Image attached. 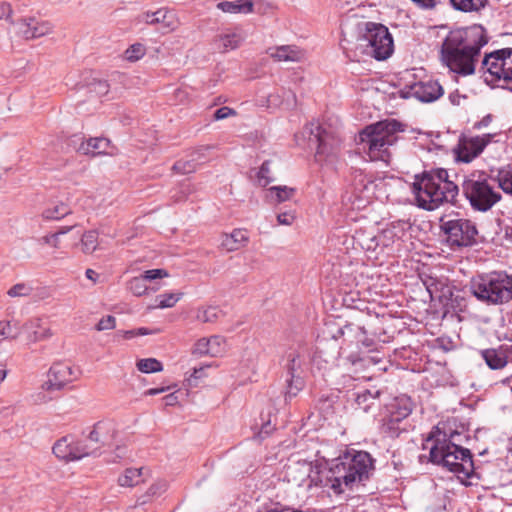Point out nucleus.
Masks as SVG:
<instances>
[{
  "label": "nucleus",
  "instance_id": "f257e3e1",
  "mask_svg": "<svg viewBox=\"0 0 512 512\" xmlns=\"http://www.w3.org/2000/svg\"><path fill=\"white\" fill-rule=\"evenodd\" d=\"M487 43L488 37L480 25L451 30L441 44L440 60L458 76L473 75Z\"/></svg>",
  "mask_w": 512,
  "mask_h": 512
},
{
  "label": "nucleus",
  "instance_id": "f03ea898",
  "mask_svg": "<svg viewBox=\"0 0 512 512\" xmlns=\"http://www.w3.org/2000/svg\"><path fill=\"white\" fill-rule=\"evenodd\" d=\"M373 469V459L368 452L349 450L332 461L326 485L334 493L342 494L366 481Z\"/></svg>",
  "mask_w": 512,
  "mask_h": 512
},
{
  "label": "nucleus",
  "instance_id": "7ed1b4c3",
  "mask_svg": "<svg viewBox=\"0 0 512 512\" xmlns=\"http://www.w3.org/2000/svg\"><path fill=\"white\" fill-rule=\"evenodd\" d=\"M412 192L418 207L433 211L446 203H453L459 187L449 179L446 169L437 168L415 175Z\"/></svg>",
  "mask_w": 512,
  "mask_h": 512
},
{
  "label": "nucleus",
  "instance_id": "20e7f679",
  "mask_svg": "<svg viewBox=\"0 0 512 512\" xmlns=\"http://www.w3.org/2000/svg\"><path fill=\"white\" fill-rule=\"evenodd\" d=\"M341 47L351 61H361L364 56L376 60L388 59L394 51V43L387 27L368 22L355 40L342 39Z\"/></svg>",
  "mask_w": 512,
  "mask_h": 512
},
{
  "label": "nucleus",
  "instance_id": "39448f33",
  "mask_svg": "<svg viewBox=\"0 0 512 512\" xmlns=\"http://www.w3.org/2000/svg\"><path fill=\"white\" fill-rule=\"evenodd\" d=\"M434 440L430 448V461L434 464L442 465L449 471L469 476L473 471V461L470 450L446 439V435L438 428L431 432L426 441Z\"/></svg>",
  "mask_w": 512,
  "mask_h": 512
},
{
  "label": "nucleus",
  "instance_id": "423d86ee",
  "mask_svg": "<svg viewBox=\"0 0 512 512\" xmlns=\"http://www.w3.org/2000/svg\"><path fill=\"white\" fill-rule=\"evenodd\" d=\"M403 131L400 122L387 119L367 126L360 132L359 138L371 160L388 162L390 147L397 142V134Z\"/></svg>",
  "mask_w": 512,
  "mask_h": 512
},
{
  "label": "nucleus",
  "instance_id": "0eeeda50",
  "mask_svg": "<svg viewBox=\"0 0 512 512\" xmlns=\"http://www.w3.org/2000/svg\"><path fill=\"white\" fill-rule=\"evenodd\" d=\"M494 184V176L485 171H474L464 177L462 192L474 210L486 212L502 198Z\"/></svg>",
  "mask_w": 512,
  "mask_h": 512
},
{
  "label": "nucleus",
  "instance_id": "6e6552de",
  "mask_svg": "<svg viewBox=\"0 0 512 512\" xmlns=\"http://www.w3.org/2000/svg\"><path fill=\"white\" fill-rule=\"evenodd\" d=\"M471 293L486 304H502L512 299V276L503 272H492L472 279Z\"/></svg>",
  "mask_w": 512,
  "mask_h": 512
},
{
  "label": "nucleus",
  "instance_id": "1a4fd4ad",
  "mask_svg": "<svg viewBox=\"0 0 512 512\" xmlns=\"http://www.w3.org/2000/svg\"><path fill=\"white\" fill-rule=\"evenodd\" d=\"M308 141L317 144L315 160L321 164L334 163L339 156L341 139L329 129L324 128L319 122L308 123L302 131Z\"/></svg>",
  "mask_w": 512,
  "mask_h": 512
},
{
  "label": "nucleus",
  "instance_id": "9d476101",
  "mask_svg": "<svg viewBox=\"0 0 512 512\" xmlns=\"http://www.w3.org/2000/svg\"><path fill=\"white\" fill-rule=\"evenodd\" d=\"M440 227L452 248L469 247L476 243L478 230L475 223L469 219L455 218L447 221L441 219Z\"/></svg>",
  "mask_w": 512,
  "mask_h": 512
},
{
  "label": "nucleus",
  "instance_id": "9b49d317",
  "mask_svg": "<svg viewBox=\"0 0 512 512\" xmlns=\"http://www.w3.org/2000/svg\"><path fill=\"white\" fill-rule=\"evenodd\" d=\"M512 65V49L506 48L486 54L481 63V71L486 83L495 85L498 81L507 82Z\"/></svg>",
  "mask_w": 512,
  "mask_h": 512
},
{
  "label": "nucleus",
  "instance_id": "f8f14e48",
  "mask_svg": "<svg viewBox=\"0 0 512 512\" xmlns=\"http://www.w3.org/2000/svg\"><path fill=\"white\" fill-rule=\"evenodd\" d=\"M414 404L407 395L393 398L385 405L382 416V429L389 437L399 436L398 424L407 418L413 411Z\"/></svg>",
  "mask_w": 512,
  "mask_h": 512
},
{
  "label": "nucleus",
  "instance_id": "ddd939ff",
  "mask_svg": "<svg viewBox=\"0 0 512 512\" xmlns=\"http://www.w3.org/2000/svg\"><path fill=\"white\" fill-rule=\"evenodd\" d=\"M117 435L116 424L111 420H102L92 426L85 442L91 455H96L104 446H110L114 443Z\"/></svg>",
  "mask_w": 512,
  "mask_h": 512
},
{
  "label": "nucleus",
  "instance_id": "4468645a",
  "mask_svg": "<svg viewBox=\"0 0 512 512\" xmlns=\"http://www.w3.org/2000/svg\"><path fill=\"white\" fill-rule=\"evenodd\" d=\"M491 138V134L460 137L457 145L453 149L455 160L463 163L472 162L483 152L484 148L491 141Z\"/></svg>",
  "mask_w": 512,
  "mask_h": 512
},
{
  "label": "nucleus",
  "instance_id": "2eb2a0df",
  "mask_svg": "<svg viewBox=\"0 0 512 512\" xmlns=\"http://www.w3.org/2000/svg\"><path fill=\"white\" fill-rule=\"evenodd\" d=\"M52 450L57 458L66 462L77 461L84 457L91 456L85 439H75L71 435L64 436L57 440Z\"/></svg>",
  "mask_w": 512,
  "mask_h": 512
},
{
  "label": "nucleus",
  "instance_id": "dca6fc26",
  "mask_svg": "<svg viewBox=\"0 0 512 512\" xmlns=\"http://www.w3.org/2000/svg\"><path fill=\"white\" fill-rule=\"evenodd\" d=\"M12 24L16 34L26 40L39 38L52 32V25L49 22L35 17H24Z\"/></svg>",
  "mask_w": 512,
  "mask_h": 512
},
{
  "label": "nucleus",
  "instance_id": "f3484780",
  "mask_svg": "<svg viewBox=\"0 0 512 512\" xmlns=\"http://www.w3.org/2000/svg\"><path fill=\"white\" fill-rule=\"evenodd\" d=\"M136 21L151 26L161 24L167 31H174L179 26L175 12L168 8L142 12L137 16Z\"/></svg>",
  "mask_w": 512,
  "mask_h": 512
},
{
  "label": "nucleus",
  "instance_id": "a211bd4d",
  "mask_svg": "<svg viewBox=\"0 0 512 512\" xmlns=\"http://www.w3.org/2000/svg\"><path fill=\"white\" fill-rule=\"evenodd\" d=\"M21 335L25 344L31 345L49 339L52 332L43 319L33 317L21 325Z\"/></svg>",
  "mask_w": 512,
  "mask_h": 512
},
{
  "label": "nucleus",
  "instance_id": "6ab92c4d",
  "mask_svg": "<svg viewBox=\"0 0 512 512\" xmlns=\"http://www.w3.org/2000/svg\"><path fill=\"white\" fill-rule=\"evenodd\" d=\"M444 93L443 87L436 80L420 81L412 84L406 96H412L421 102H433Z\"/></svg>",
  "mask_w": 512,
  "mask_h": 512
},
{
  "label": "nucleus",
  "instance_id": "aec40b11",
  "mask_svg": "<svg viewBox=\"0 0 512 512\" xmlns=\"http://www.w3.org/2000/svg\"><path fill=\"white\" fill-rule=\"evenodd\" d=\"M77 140H81V142L76 148V151L82 155L94 157L98 155H112L114 153V147L107 138L95 137L82 140L74 136L71 141L75 144Z\"/></svg>",
  "mask_w": 512,
  "mask_h": 512
},
{
  "label": "nucleus",
  "instance_id": "412c9836",
  "mask_svg": "<svg viewBox=\"0 0 512 512\" xmlns=\"http://www.w3.org/2000/svg\"><path fill=\"white\" fill-rule=\"evenodd\" d=\"M74 379L75 373L71 366L63 363H56L50 368L48 379L43 384V387L47 390H60Z\"/></svg>",
  "mask_w": 512,
  "mask_h": 512
},
{
  "label": "nucleus",
  "instance_id": "4be33fe9",
  "mask_svg": "<svg viewBox=\"0 0 512 512\" xmlns=\"http://www.w3.org/2000/svg\"><path fill=\"white\" fill-rule=\"evenodd\" d=\"M225 351L226 341L223 337L218 335L199 339L193 349V353L196 355H209L212 357L221 356Z\"/></svg>",
  "mask_w": 512,
  "mask_h": 512
},
{
  "label": "nucleus",
  "instance_id": "5701e85b",
  "mask_svg": "<svg viewBox=\"0 0 512 512\" xmlns=\"http://www.w3.org/2000/svg\"><path fill=\"white\" fill-rule=\"evenodd\" d=\"M284 368L288 376H302L306 365V353L301 347L289 348L284 356Z\"/></svg>",
  "mask_w": 512,
  "mask_h": 512
},
{
  "label": "nucleus",
  "instance_id": "b1692460",
  "mask_svg": "<svg viewBox=\"0 0 512 512\" xmlns=\"http://www.w3.org/2000/svg\"><path fill=\"white\" fill-rule=\"evenodd\" d=\"M268 54L275 61L302 62L306 58L305 51L296 45H282L270 48Z\"/></svg>",
  "mask_w": 512,
  "mask_h": 512
},
{
  "label": "nucleus",
  "instance_id": "393cba45",
  "mask_svg": "<svg viewBox=\"0 0 512 512\" xmlns=\"http://www.w3.org/2000/svg\"><path fill=\"white\" fill-rule=\"evenodd\" d=\"M480 356L492 370H501L508 364V355L503 347L487 348L480 351Z\"/></svg>",
  "mask_w": 512,
  "mask_h": 512
},
{
  "label": "nucleus",
  "instance_id": "a878e982",
  "mask_svg": "<svg viewBox=\"0 0 512 512\" xmlns=\"http://www.w3.org/2000/svg\"><path fill=\"white\" fill-rule=\"evenodd\" d=\"M296 189L286 185L271 186L265 190V200L270 204H281L295 196Z\"/></svg>",
  "mask_w": 512,
  "mask_h": 512
},
{
  "label": "nucleus",
  "instance_id": "bb28decb",
  "mask_svg": "<svg viewBox=\"0 0 512 512\" xmlns=\"http://www.w3.org/2000/svg\"><path fill=\"white\" fill-rule=\"evenodd\" d=\"M248 242L246 231L235 229L230 234H223L221 237V246L228 252L239 250Z\"/></svg>",
  "mask_w": 512,
  "mask_h": 512
},
{
  "label": "nucleus",
  "instance_id": "cd10ccee",
  "mask_svg": "<svg viewBox=\"0 0 512 512\" xmlns=\"http://www.w3.org/2000/svg\"><path fill=\"white\" fill-rule=\"evenodd\" d=\"M338 333L341 336H355V346L356 347H365L370 348L373 346L374 341L372 338H369L367 336L366 331L364 328L354 325V324H348L345 325L343 328H341Z\"/></svg>",
  "mask_w": 512,
  "mask_h": 512
},
{
  "label": "nucleus",
  "instance_id": "c85d7f7f",
  "mask_svg": "<svg viewBox=\"0 0 512 512\" xmlns=\"http://www.w3.org/2000/svg\"><path fill=\"white\" fill-rule=\"evenodd\" d=\"M242 40L238 31H227L215 38V46L219 52L225 53L238 48Z\"/></svg>",
  "mask_w": 512,
  "mask_h": 512
},
{
  "label": "nucleus",
  "instance_id": "c756f323",
  "mask_svg": "<svg viewBox=\"0 0 512 512\" xmlns=\"http://www.w3.org/2000/svg\"><path fill=\"white\" fill-rule=\"evenodd\" d=\"M377 234L379 248H387L402 238L404 230L400 224L392 223Z\"/></svg>",
  "mask_w": 512,
  "mask_h": 512
},
{
  "label": "nucleus",
  "instance_id": "7c9ffc66",
  "mask_svg": "<svg viewBox=\"0 0 512 512\" xmlns=\"http://www.w3.org/2000/svg\"><path fill=\"white\" fill-rule=\"evenodd\" d=\"M72 213L70 206L62 201L49 204L41 213L46 221H58Z\"/></svg>",
  "mask_w": 512,
  "mask_h": 512
},
{
  "label": "nucleus",
  "instance_id": "2f4dec72",
  "mask_svg": "<svg viewBox=\"0 0 512 512\" xmlns=\"http://www.w3.org/2000/svg\"><path fill=\"white\" fill-rule=\"evenodd\" d=\"M217 8L225 13L248 14L253 11L252 0H228L219 2Z\"/></svg>",
  "mask_w": 512,
  "mask_h": 512
},
{
  "label": "nucleus",
  "instance_id": "473e14b6",
  "mask_svg": "<svg viewBox=\"0 0 512 512\" xmlns=\"http://www.w3.org/2000/svg\"><path fill=\"white\" fill-rule=\"evenodd\" d=\"M354 239L366 251L375 252L379 248L378 234L372 230H358Z\"/></svg>",
  "mask_w": 512,
  "mask_h": 512
},
{
  "label": "nucleus",
  "instance_id": "72a5a7b5",
  "mask_svg": "<svg viewBox=\"0 0 512 512\" xmlns=\"http://www.w3.org/2000/svg\"><path fill=\"white\" fill-rule=\"evenodd\" d=\"M21 334V325L18 321L2 320L0 321V339L16 340Z\"/></svg>",
  "mask_w": 512,
  "mask_h": 512
},
{
  "label": "nucleus",
  "instance_id": "f704fd0d",
  "mask_svg": "<svg viewBox=\"0 0 512 512\" xmlns=\"http://www.w3.org/2000/svg\"><path fill=\"white\" fill-rule=\"evenodd\" d=\"M494 180L504 193L512 195V166L508 165L499 169Z\"/></svg>",
  "mask_w": 512,
  "mask_h": 512
},
{
  "label": "nucleus",
  "instance_id": "c9c22d12",
  "mask_svg": "<svg viewBox=\"0 0 512 512\" xmlns=\"http://www.w3.org/2000/svg\"><path fill=\"white\" fill-rule=\"evenodd\" d=\"M98 244V232L96 230H88L81 235L80 245L84 254H92L98 248Z\"/></svg>",
  "mask_w": 512,
  "mask_h": 512
},
{
  "label": "nucleus",
  "instance_id": "e433bc0d",
  "mask_svg": "<svg viewBox=\"0 0 512 512\" xmlns=\"http://www.w3.org/2000/svg\"><path fill=\"white\" fill-rule=\"evenodd\" d=\"M142 481V469L128 468L118 478V483L122 487H133Z\"/></svg>",
  "mask_w": 512,
  "mask_h": 512
},
{
  "label": "nucleus",
  "instance_id": "4c0bfd02",
  "mask_svg": "<svg viewBox=\"0 0 512 512\" xmlns=\"http://www.w3.org/2000/svg\"><path fill=\"white\" fill-rule=\"evenodd\" d=\"M305 382L302 376H289L286 380L285 400H291L304 388Z\"/></svg>",
  "mask_w": 512,
  "mask_h": 512
},
{
  "label": "nucleus",
  "instance_id": "58836bf2",
  "mask_svg": "<svg viewBox=\"0 0 512 512\" xmlns=\"http://www.w3.org/2000/svg\"><path fill=\"white\" fill-rule=\"evenodd\" d=\"M452 6L460 11L473 12L483 8L487 0H450Z\"/></svg>",
  "mask_w": 512,
  "mask_h": 512
},
{
  "label": "nucleus",
  "instance_id": "ea45409f",
  "mask_svg": "<svg viewBox=\"0 0 512 512\" xmlns=\"http://www.w3.org/2000/svg\"><path fill=\"white\" fill-rule=\"evenodd\" d=\"M378 394L379 391L372 393L369 390H365L364 392L359 393L356 397V404L358 408L364 412H368L370 408L375 405Z\"/></svg>",
  "mask_w": 512,
  "mask_h": 512
},
{
  "label": "nucleus",
  "instance_id": "a19ab883",
  "mask_svg": "<svg viewBox=\"0 0 512 512\" xmlns=\"http://www.w3.org/2000/svg\"><path fill=\"white\" fill-rule=\"evenodd\" d=\"M270 166V160L264 161L257 172L256 181L261 187L268 186L275 179Z\"/></svg>",
  "mask_w": 512,
  "mask_h": 512
},
{
  "label": "nucleus",
  "instance_id": "79ce46f5",
  "mask_svg": "<svg viewBox=\"0 0 512 512\" xmlns=\"http://www.w3.org/2000/svg\"><path fill=\"white\" fill-rule=\"evenodd\" d=\"M221 314V311L214 306L199 308L196 313V319L202 323L215 322Z\"/></svg>",
  "mask_w": 512,
  "mask_h": 512
},
{
  "label": "nucleus",
  "instance_id": "37998d69",
  "mask_svg": "<svg viewBox=\"0 0 512 512\" xmlns=\"http://www.w3.org/2000/svg\"><path fill=\"white\" fill-rule=\"evenodd\" d=\"M198 160H200V159L195 158V157H192L187 160L181 159L173 165L172 169L175 173L182 174V175L193 173L197 169V161Z\"/></svg>",
  "mask_w": 512,
  "mask_h": 512
},
{
  "label": "nucleus",
  "instance_id": "c03bdc74",
  "mask_svg": "<svg viewBox=\"0 0 512 512\" xmlns=\"http://www.w3.org/2000/svg\"><path fill=\"white\" fill-rule=\"evenodd\" d=\"M136 366L142 373H155L163 370L162 363L155 358L140 359Z\"/></svg>",
  "mask_w": 512,
  "mask_h": 512
},
{
  "label": "nucleus",
  "instance_id": "a18cd8bd",
  "mask_svg": "<svg viewBox=\"0 0 512 512\" xmlns=\"http://www.w3.org/2000/svg\"><path fill=\"white\" fill-rule=\"evenodd\" d=\"M146 54V47L142 43L130 45L124 52V58L129 62H136L142 59Z\"/></svg>",
  "mask_w": 512,
  "mask_h": 512
},
{
  "label": "nucleus",
  "instance_id": "49530a36",
  "mask_svg": "<svg viewBox=\"0 0 512 512\" xmlns=\"http://www.w3.org/2000/svg\"><path fill=\"white\" fill-rule=\"evenodd\" d=\"M182 293H164L160 294L156 297L157 307L158 308H171L173 307L180 299Z\"/></svg>",
  "mask_w": 512,
  "mask_h": 512
},
{
  "label": "nucleus",
  "instance_id": "de8ad7c7",
  "mask_svg": "<svg viewBox=\"0 0 512 512\" xmlns=\"http://www.w3.org/2000/svg\"><path fill=\"white\" fill-rule=\"evenodd\" d=\"M32 291L33 288L29 284L17 283L7 291V294L10 297H27L31 295Z\"/></svg>",
  "mask_w": 512,
  "mask_h": 512
},
{
  "label": "nucleus",
  "instance_id": "09e8293b",
  "mask_svg": "<svg viewBox=\"0 0 512 512\" xmlns=\"http://www.w3.org/2000/svg\"><path fill=\"white\" fill-rule=\"evenodd\" d=\"M129 290L136 296H141L147 291L145 278L134 277L130 280Z\"/></svg>",
  "mask_w": 512,
  "mask_h": 512
},
{
  "label": "nucleus",
  "instance_id": "8fccbe9b",
  "mask_svg": "<svg viewBox=\"0 0 512 512\" xmlns=\"http://www.w3.org/2000/svg\"><path fill=\"white\" fill-rule=\"evenodd\" d=\"M37 242L40 245H47L54 249H59L61 247V239H59L55 232L41 236L37 239Z\"/></svg>",
  "mask_w": 512,
  "mask_h": 512
},
{
  "label": "nucleus",
  "instance_id": "3c124183",
  "mask_svg": "<svg viewBox=\"0 0 512 512\" xmlns=\"http://www.w3.org/2000/svg\"><path fill=\"white\" fill-rule=\"evenodd\" d=\"M208 366L194 368L193 373L186 379L188 386L196 387L200 379L206 377V369Z\"/></svg>",
  "mask_w": 512,
  "mask_h": 512
},
{
  "label": "nucleus",
  "instance_id": "603ef678",
  "mask_svg": "<svg viewBox=\"0 0 512 512\" xmlns=\"http://www.w3.org/2000/svg\"><path fill=\"white\" fill-rule=\"evenodd\" d=\"M296 219L295 211L289 210L277 215L279 225L291 226Z\"/></svg>",
  "mask_w": 512,
  "mask_h": 512
},
{
  "label": "nucleus",
  "instance_id": "864d4df0",
  "mask_svg": "<svg viewBox=\"0 0 512 512\" xmlns=\"http://www.w3.org/2000/svg\"><path fill=\"white\" fill-rule=\"evenodd\" d=\"M116 326V319L114 316L108 315L99 320L96 325V330L104 331L114 329Z\"/></svg>",
  "mask_w": 512,
  "mask_h": 512
},
{
  "label": "nucleus",
  "instance_id": "5fc2aeb1",
  "mask_svg": "<svg viewBox=\"0 0 512 512\" xmlns=\"http://www.w3.org/2000/svg\"><path fill=\"white\" fill-rule=\"evenodd\" d=\"M168 273L163 269H151L144 272V274L141 276L142 278H145L146 280H154L157 278L166 277Z\"/></svg>",
  "mask_w": 512,
  "mask_h": 512
},
{
  "label": "nucleus",
  "instance_id": "6e6d98bb",
  "mask_svg": "<svg viewBox=\"0 0 512 512\" xmlns=\"http://www.w3.org/2000/svg\"><path fill=\"white\" fill-rule=\"evenodd\" d=\"M235 114H236V112L232 108L224 106L215 111L214 118L216 120H222V119L228 118L229 116H232Z\"/></svg>",
  "mask_w": 512,
  "mask_h": 512
},
{
  "label": "nucleus",
  "instance_id": "4d7b16f0",
  "mask_svg": "<svg viewBox=\"0 0 512 512\" xmlns=\"http://www.w3.org/2000/svg\"><path fill=\"white\" fill-rule=\"evenodd\" d=\"M12 16V8L6 2H0V20H9Z\"/></svg>",
  "mask_w": 512,
  "mask_h": 512
},
{
  "label": "nucleus",
  "instance_id": "13d9d810",
  "mask_svg": "<svg viewBox=\"0 0 512 512\" xmlns=\"http://www.w3.org/2000/svg\"><path fill=\"white\" fill-rule=\"evenodd\" d=\"M207 150H208V148H201V149L196 150L191 153L190 158L195 157V158L200 159L197 161V166L206 161V156H205L204 152H206Z\"/></svg>",
  "mask_w": 512,
  "mask_h": 512
},
{
  "label": "nucleus",
  "instance_id": "bf43d9fd",
  "mask_svg": "<svg viewBox=\"0 0 512 512\" xmlns=\"http://www.w3.org/2000/svg\"><path fill=\"white\" fill-rule=\"evenodd\" d=\"M163 402L165 406H174L178 403V397L175 393H170L163 397Z\"/></svg>",
  "mask_w": 512,
  "mask_h": 512
},
{
  "label": "nucleus",
  "instance_id": "052dcab7",
  "mask_svg": "<svg viewBox=\"0 0 512 512\" xmlns=\"http://www.w3.org/2000/svg\"><path fill=\"white\" fill-rule=\"evenodd\" d=\"M421 8H433L436 5V0H412Z\"/></svg>",
  "mask_w": 512,
  "mask_h": 512
},
{
  "label": "nucleus",
  "instance_id": "680f3d73",
  "mask_svg": "<svg viewBox=\"0 0 512 512\" xmlns=\"http://www.w3.org/2000/svg\"><path fill=\"white\" fill-rule=\"evenodd\" d=\"M465 97L460 95L458 91H454L449 94V100L453 105H460L461 99H464Z\"/></svg>",
  "mask_w": 512,
  "mask_h": 512
},
{
  "label": "nucleus",
  "instance_id": "e2e57ef3",
  "mask_svg": "<svg viewBox=\"0 0 512 512\" xmlns=\"http://www.w3.org/2000/svg\"><path fill=\"white\" fill-rule=\"evenodd\" d=\"M78 225H71V226H62L60 227L55 233L57 234V236L59 237V239H61V236L62 235H66L68 234L70 231H72L73 229H75Z\"/></svg>",
  "mask_w": 512,
  "mask_h": 512
},
{
  "label": "nucleus",
  "instance_id": "0e129e2a",
  "mask_svg": "<svg viewBox=\"0 0 512 512\" xmlns=\"http://www.w3.org/2000/svg\"><path fill=\"white\" fill-rule=\"evenodd\" d=\"M168 389H169V387L150 388V389L145 391V395H147V396H154V395H157V394H161V393L167 391Z\"/></svg>",
  "mask_w": 512,
  "mask_h": 512
},
{
  "label": "nucleus",
  "instance_id": "69168bd1",
  "mask_svg": "<svg viewBox=\"0 0 512 512\" xmlns=\"http://www.w3.org/2000/svg\"><path fill=\"white\" fill-rule=\"evenodd\" d=\"M85 275L89 280L93 281L94 283L97 281L99 276L98 273L93 269H87Z\"/></svg>",
  "mask_w": 512,
  "mask_h": 512
},
{
  "label": "nucleus",
  "instance_id": "338daca9",
  "mask_svg": "<svg viewBox=\"0 0 512 512\" xmlns=\"http://www.w3.org/2000/svg\"><path fill=\"white\" fill-rule=\"evenodd\" d=\"M277 97H278V96H277V95H275V94H271V95H269L268 100H267V101H268L269 106H279V105H282V104H283L282 102H279V101L277 100Z\"/></svg>",
  "mask_w": 512,
  "mask_h": 512
},
{
  "label": "nucleus",
  "instance_id": "774afa93",
  "mask_svg": "<svg viewBox=\"0 0 512 512\" xmlns=\"http://www.w3.org/2000/svg\"><path fill=\"white\" fill-rule=\"evenodd\" d=\"M491 121V116L488 115L486 117H484L478 124V127L481 128V127H485L487 126Z\"/></svg>",
  "mask_w": 512,
  "mask_h": 512
}]
</instances>
